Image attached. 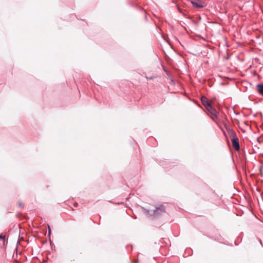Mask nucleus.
<instances>
[{
  "label": "nucleus",
  "mask_w": 263,
  "mask_h": 263,
  "mask_svg": "<svg viewBox=\"0 0 263 263\" xmlns=\"http://www.w3.org/2000/svg\"><path fill=\"white\" fill-rule=\"evenodd\" d=\"M201 101L203 105L206 107V109L211 105V103L208 101L205 97H202Z\"/></svg>",
  "instance_id": "obj_4"
},
{
  "label": "nucleus",
  "mask_w": 263,
  "mask_h": 263,
  "mask_svg": "<svg viewBox=\"0 0 263 263\" xmlns=\"http://www.w3.org/2000/svg\"><path fill=\"white\" fill-rule=\"evenodd\" d=\"M230 137H232V143L233 147L237 151L239 149L238 139L236 137L235 133H234V132L232 130H230Z\"/></svg>",
  "instance_id": "obj_2"
},
{
  "label": "nucleus",
  "mask_w": 263,
  "mask_h": 263,
  "mask_svg": "<svg viewBox=\"0 0 263 263\" xmlns=\"http://www.w3.org/2000/svg\"><path fill=\"white\" fill-rule=\"evenodd\" d=\"M78 205V204L77 203H75L74 204V206H76V207Z\"/></svg>",
  "instance_id": "obj_8"
},
{
  "label": "nucleus",
  "mask_w": 263,
  "mask_h": 263,
  "mask_svg": "<svg viewBox=\"0 0 263 263\" xmlns=\"http://www.w3.org/2000/svg\"><path fill=\"white\" fill-rule=\"evenodd\" d=\"M6 240H5V235H0V247H4L5 245Z\"/></svg>",
  "instance_id": "obj_6"
},
{
  "label": "nucleus",
  "mask_w": 263,
  "mask_h": 263,
  "mask_svg": "<svg viewBox=\"0 0 263 263\" xmlns=\"http://www.w3.org/2000/svg\"><path fill=\"white\" fill-rule=\"evenodd\" d=\"M257 87L258 91L260 94H263V85H258L257 86Z\"/></svg>",
  "instance_id": "obj_7"
},
{
  "label": "nucleus",
  "mask_w": 263,
  "mask_h": 263,
  "mask_svg": "<svg viewBox=\"0 0 263 263\" xmlns=\"http://www.w3.org/2000/svg\"><path fill=\"white\" fill-rule=\"evenodd\" d=\"M206 109L211 115L214 116L215 117H217V111L214 108H213L212 105L209 106Z\"/></svg>",
  "instance_id": "obj_5"
},
{
  "label": "nucleus",
  "mask_w": 263,
  "mask_h": 263,
  "mask_svg": "<svg viewBox=\"0 0 263 263\" xmlns=\"http://www.w3.org/2000/svg\"><path fill=\"white\" fill-rule=\"evenodd\" d=\"M48 227H49V234H50V232H51V231H50V228H49V226H48Z\"/></svg>",
  "instance_id": "obj_9"
},
{
  "label": "nucleus",
  "mask_w": 263,
  "mask_h": 263,
  "mask_svg": "<svg viewBox=\"0 0 263 263\" xmlns=\"http://www.w3.org/2000/svg\"><path fill=\"white\" fill-rule=\"evenodd\" d=\"M165 212L164 207L159 205L157 206H153L149 210V214L154 217H157Z\"/></svg>",
  "instance_id": "obj_1"
},
{
  "label": "nucleus",
  "mask_w": 263,
  "mask_h": 263,
  "mask_svg": "<svg viewBox=\"0 0 263 263\" xmlns=\"http://www.w3.org/2000/svg\"><path fill=\"white\" fill-rule=\"evenodd\" d=\"M191 3L192 4L194 7L198 8H202L204 6V4L202 2L198 0L192 1Z\"/></svg>",
  "instance_id": "obj_3"
}]
</instances>
